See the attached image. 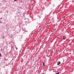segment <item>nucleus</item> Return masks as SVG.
Listing matches in <instances>:
<instances>
[{"label":"nucleus","instance_id":"6e6552de","mask_svg":"<svg viewBox=\"0 0 74 74\" xmlns=\"http://www.w3.org/2000/svg\"><path fill=\"white\" fill-rule=\"evenodd\" d=\"M0 56H1V54H0Z\"/></svg>","mask_w":74,"mask_h":74},{"label":"nucleus","instance_id":"9b49d317","mask_svg":"<svg viewBox=\"0 0 74 74\" xmlns=\"http://www.w3.org/2000/svg\"><path fill=\"white\" fill-rule=\"evenodd\" d=\"M16 49H18V48H16Z\"/></svg>","mask_w":74,"mask_h":74},{"label":"nucleus","instance_id":"9d476101","mask_svg":"<svg viewBox=\"0 0 74 74\" xmlns=\"http://www.w3.org/2000/svg\"><path fill=\"white\" fill-rule=\"evenodd\" d=\"M18 13L19 14H20V12H18Z\"/></svg>","mask_w":74,"mask_h":74},{"label":"nucleus","instance_id":"1a4fd4ad","mask_svg":"<svg viewBox=\"0 0 74 74\" xmlns=\"http://www.w3.org/2000/svg\"><path fill=\"white\" fill-rule=\"evenodd\" d=\"M14 0V1H17V0Z\"/></svg>","mask_w":74,"mask_h":74},{"label":"nucleus","instance_id":"7ed1b4c3","mask_svg":"<svg viewBox=\"0 0 74 74\" xmlns=\"http://www.w3.org/2000/svg\"><path fill=\"white\" fill-rule=\"evenodd\" d=\"M60 62H59L57 64V65H59L60 64Z\"/></svg>","mask_w":74,"mask_h":74},{"label":"nucleus","instance_id":"39448f33","mask_svg":"<svg viewBox=\"0 0 74 74\" xmlns=\"http://www.w3.org/2000/svg\"><path fill=\"white\" fill-rule=\"evenodd\" d=\"M60 73V72H59L57 73H55V74H59Z\"/></svg>","mask_w":74,"mask_h":74},{"label":"nucleus","instance_id":"f257e3e1","mask_svg":"<svg viewBox=\"0 0 74 74\" xmlns=\"http://www.w3.org/2000/svg\"><path fill=\"white\" fill-rule=\"evenodd\" d=\"M47 18V23H49V21H50V17H49Z\"/></svg>","mask_w":74,"mask_h":74},{"label":"nucleus","instance_id":"ddd939ff","mask_svg":"<svg viewBox=\"0 0 74 74\" xmlns=\"http://www.w3.org/2000/svg\"><path fill=\"white\" fill-rule=\"evenodd\" d=\"M47 56V57H48V56Z\"/></svg>","mask_w":74,"mask_h":74},{"label":"nucleus","instance_id":"f03ea898","mask_svg":"<svg viewBox=\"0 0 74 74\" xmlns=\"http://www.w3.org/2000/svg\"><path fill=\"white\" fill-rule=\"evenodd\" d=\"M22 38V36H20V37L19 38V41H21L22 40H21V39Z\"/></svg>","mask_w":74,"mask_h":74},{"label":"nucleus","instance_id":"f8f14e48","mask_svg":"<svg viewBox=\"0 0 74 74\" xmlns=\"http://www.w3.org/2000/svg\"><path fill=\"white\" fill-rule=\"evenodd\" d=\"M7 12H8V10H7Z\"/></svg>","mask_w":74,"mask_h":74},{"label":"nucleus","instance_id":"423d86ee","mask_svg":"<svg viewBox=\"0 0 74 74\" xmlns=\"http://www.w3.org/2000/svg\"><path fill=\"white\" fill-rule=\"evenodd\" d=\"M64 36L63 37V38L64 40H65V38H64Z\"/></svg>","mask_w":74,"mask_h":74},{"label":"nucleus","instance_id":"20e7f679","mask_svg":"<svg viewBox=\"0 0 74 74\" xmlns=\"http://www.w3.org/2000/svg\"><path fill=\"white\" fill-rule=\"evenodd\" d=\"M43 66H45V63L43 62Z\"/></svg>","mask_w":74,"mask_h":74},{"label":"nucleus","instance_id":"4468645a","mask_svg":"<svg viewBox=\"0 0 74 74\" xmlns=\"http://www.w3.org/2000/svg\"><path fill=\"white\" fill-rule=\"evenodd\" d=\"M49 51H48V52Z\"/></svg>","mask_w":74,"mask_h":74},{"label":"nucleus","instance_id":"0eeeda50","mask_svg":"<svg viewBox=\"0 0 74 74\" xmlns=\"http://www.w3.org/2000/svg\"><path fill=\"white\" fill-rule=\"evenodd\" d=\"M47 47L48 45V43L47 44Z\"/></svg>","mask_w":74,"mask_h":74}]
</instances>
